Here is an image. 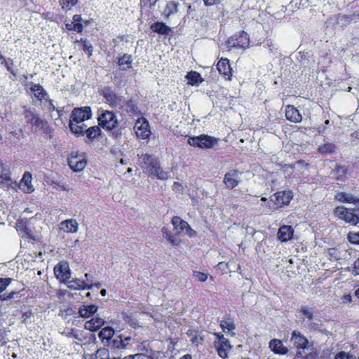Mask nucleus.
<instances>
[{"instance_id": "473e14b6", "label": "nucleus", "mask_w": 359, "mask_h": 359, "mask_svg": "<svg viewBox=\"0 0 359 359\" xmlns=\"http://www.w3.org/2000/svg\"><path fill=\"white\" fill-rule=\"evenodd\" d=\"M114 330L112 327L107 326L100 331L98 336L102 342L106 341L109 343L111 339H113L112 338L114 336Z\"/></svg>"}, {"instance_id": "5fc2aeb1", "label": "nucleus", "mask_w": 359, "mask_h": 359, "mask_svg": "<svg viewBox=\"0 0 359 359\" xmlns=\"http://www.w3.org/2000/svg\"><path fill=\"white\" fill-rule=\"evenodd\" d=\"M128 358L130 359H154L151 356L143 353L130 355Z\"/></svg>"}, {"instance_id": "39448f33", "label": "nucleus", "mask_w": 359, "mask_h": 359, "mask_svg": "<svg viewBox=\"0 0 359 359\" xmlns=\"http://www.w3.org/2000/svg\"><path fill=\"white\" fill-rule=\"evenodd\" d=\"M97 114V120L100 128L106 131H112L118 127V120L113 111L99 108Z\"/></svg>"}, {"instance_id": "338daca9", "label": "nucleus", "mask_w": 359, "mask_h": 359, "mask_svg": "<svg viewBox=\"0 0 359 359\" xmlns=\"http://www.w3.org/2000/svg\"><path fill=\"white\" fill-rule=\"evenodd\" d=\"M329 124H330V120L325 121L324 126L322 128H319V133H324L326 129L327 126H328Z\"/></svg>"}, {"instance_id": "a19ab883", "label": "nucleus", "mask_w": 359, "mask_h": 359, "mask_svg": "<svg viewBox=\"0 0 359 359\" xmlns=\"http://www.w3.org/2000/svg\"><path fill=\"white\" fill-rule=\"evenodd\" d=\"M171 222L175 228L180 227V229L181 231H183L184 230H187V228L189 226L188 222L183 220L178 216H174L172 218Z\"/></svg>"}, {"instance_id": "0eeeda50", "label": "nucleus", "mask_w": 359, "mask_h": 359, "mask_svg": "<svg viewBox=\"0 0 359 359\" xmlns=\"http://www.w3.org/2000/svg\"><path fill=\"white\" fill-rule=\"evenodd\" d=\"M98 93L104 100V102L113 109H116L123 101V96L116 93L112 86H104L99 89Z\"/></svg>"}, {"instance_id": "680f3d73", "label": "nucleus", "mask_w": 359, "mask_h": 359, "mask_svg": "<svg viewBox=\"0 0 359 359\" xmlns=\"http://www.w3.org/2000/svg\"><path fill=\"white\" fill-rule=\"evenodd\" d=\"M0 60H1V64L5 65L7 70L9 71L10 72L13 73V69H11V66L7 63L4 56L2 55L1 53H0Z\"/></svg>"}, {"instance_id": "423d86ee", "label": "nucleus", "mask_w": 359, "mask_h": 359, "mask_svg": "<svg viewBox=\"0 0 359 359\" xmlns=\"http://www.w3.org/2000/svg\"><path fill=\"white\" fill-rule=\"evenodd\" d=\"M219 139L207 134L198 136L189 137L187 143L193 147L201 149H210L217 144Z\"/></svg>"}, {"instance_id": "052dcab7", "label": "nucleus", "mask_w": 359, "mask_h": 359, "mask_svg": "<svg viewBox=\"0 0 359 359\" xmlns=\"http://www.w3.org/2000/svg\"><path fill=\"white\" fill-rule=\"evenodd\" d=\"M204 4L206 6H212L220 3V0H203Z\"/></svg>"}, {"instance_id": "f03ea898", "label": "nucleus", "mask_w": 359, "mask_h": 359, "mask_svg": "<svg viewBox=\"0 0 359 359\" xmlns=\"http://www.w3.org/2000/svg\"><path fill=\"white\" fill-rule=\"evenodd\" d=\"M23 115L28 125L34 127L36 130H42L49 140L53 138L54 129L46 119L41 118L39 114H35L33 110L26 107H24Z\"/></svg>"}, {"instance_id": "4c0bfd02", "label": "nucleus", "mask_w": 359, "mask_h": 359, "mask_svg": "<svg viewBox=\"0 0 359 359\" xmlns=\"http://www.w3.org/2000/svg\"><path fill=\"white\" fill-rule=\"evenodd\" d=\"M93 359H121V358H115V357H113V358H110L109 357V350L107 349V348H99L95 355H94V358ZM123 359H130V358H128V356L123 358Z\"/></svg>"}, {"instance_id": "72a5a7b5", "label": "nucleus", "mask_w": 359, "mask_h": 359, "mask_svg": "<svg viewBox=\"0 0 359 359\" xmlns=\"http://www.w3.org/2000/svg\"><path fill=\"white\" fill-rule=\"evenodd\" d=\"M30 91L34 93V97L39 100L42 101L45 99V96L47 95V93L39 83L32 84L30 87Z\"/></svg>"}, {"instance_id": "13d9d810", "label": "nucleus", "mask_w": 359, "mask_h": 359, "mask_svg": "<svg viewBox=\"0 0 359 359\" xmlns=\"http://www.w3.org/2000/svg\"><path fill=\"white\" fill-rule=\"evenodd\" d=\"M353 273L359 275V257L353 263Z\"/></svg>"}, {"instance_id": "6ab92c4d", "label": "nucleus", "mask_w": 359, "mask_h": 359, "mask_svg": "<svg viewBox=\"0 0 359 359\" xmlns=\"http://www.w3.org/2000/svg\"><path fill=\"white\" fill-rule=\"evenodd\" d=\"M133 338L130 336H128L125 334H120L113 338L111 341V346L114 348H126L129 344H130Z\"/></svg>"}, {"instance_id": "4d7b16f0", "label": "nucleus", "mask_w": 359, "mask_h": 359, "mask_svg": "<svg viewBox=\"0 0 359 359\" xmlns=\"http://www.w3.org/2000/svg\"><path fill=\"white\" fill-rule=\"evenodd\" d=\"M43 17L45 19H48L52 21H54L56 19L57 15L54 14L53 13L46 12L43 13Z\"/></svg>"}, {"instance_id": "774afa93", "label": "nucleus", "mask_w": 359, "mask_h": 359, "mask_svg": "<svg viewBox=\"0 0 359 359\" xmlns=\"http://www.w3.org/2000/svg\"><path fill=\"white\" fill-rule=\"evenodd\" d=\"M351 137L353 139L359 140V129H358V130H355L354 132H353V133L351 134Z\"/></svg>"}, {"instance_id": "37998d69", "label": "nucleus", "mask_w": 359, "mask_h": 359, "mask_svg": "<svg viewBox=\"0 0 359 359\" xmlns=\"http://www.w3.org/2000/svg\"><path fill=\"white\" fill-rule=\"evenodd\" d=\"M327 256L330 261H338L341 258V252L337 248H331L327 250Z\"/></svg>"}, {"instance_id": "412c9836", "label": "nucleus", "mask_w": 359, "mask_h": 359, "mask_svg": "<svg viewBox=\"0 0 359 359\" xmlns=\"http://www.w3.org/2000/svg\"><path fill=\"white\" fill-rule=\"evenodd\" d=\"M187 334L189 337V340L191 344L196 346H198L204 341L205 337L203 334V330H198L191 327L187 330Z\"/></svg>"}, {"instance_id": "de8ad7c7", "label": "nucleus", "mask_w": 359, "mask_h": 359, "mask_svg": "<svg viewBox=\"0 0 359 359\" xmlns=\"http://www.w3.org/2000/svg\"><path fill=\"white\" fill-rule=\"evenodd\" d=\"M162 233H163V236L168 241H169L170 243H171L172 244L175 245L178 244V243L174 238L172 233L168 229L163 227L162 229Z\"/></svg>"}, {"instance_id": "49530a36", "label": "nucleus", "mask_w": 359, "mask_h": 359, "mask_svg": "<svg viewBox=\"0 0 359 359\" xmlns=\"http://www.w3.org/2000/svg\"><path fill=\"white\" fill-rule=\"evenodd\" d=\"M347 240L349 243L353 245H359V231H351L347 234Z\"/></svg>"}, {"instance_id": "603ef678", "label": "nucleus", "mask_w": 359, "mask_h": 359, "mask_svg": "<svg viewBox=\"0 0 359 359\" xmlns=\"http://www.w3.org/2000/svg\"><path fill=\"white\" fill-rule=\"evenodd\" d=\"M334 359H353V355L349 353L341 351L336 354Z\"/></svg>"}, {"instance_id": "6e6552de", "label": "nucleus", "mask_w": 359, "mask_h": 359, "mask_svg": "<svg viewBox=\"0 0 359 359\" xmlns=\"http://www.w3.org/2000/svg\"><path fill=\"white\" fill-rule=\"evenodd\" d=\"M355 208H347L344 206H337L334 210V215L339 219L344 221L353 226H356L359 223V216L355 213Z\"/></svg>"}, {"instance_id": "7ed1b4c3", "label": "nucleus", "mask_w": 359, "mask_h": 359, "mask_svg": "<svg viewBox=\"0 0 359 359\" xmlns=\"http://www.w3.org/2000/svg\"><path fill=\"white\" fill-rule=\"evenodd\" d=\"M142 168L151 177L159 180H166L168 173L163 170L158 161L152 155L144 154L140 157Z\"/></svg>"}, {"instance_id": "5701e85b", "label": "nucleus", "mask_w": 359, "mask_h": 359, "mask_svg": "<svg viewBox=\"0 0 359 359\" xmlns=\"http://www.w3.org/2000/svg\"><path fill=\"white\" fill-rule=\"evenodd\" d=\"M285 117L287 120L292 123H299L302 120V116L299 111L293 105H287L285 108Z\"/></svg>"}, {"instance_id": "a211bd4d", "label": "nucleus", "mask_w": 359, "mask_h": 359, "mask_svg": "<svg viewBox=\"0 0 359 359\" xmlns=\"http://www.w3.org/2000/svg\"><path fill=\"white\" fill-rule=\"evenodd\" d=\"M240 172L237 170H232L224 175L223 182L226 187L229 189H232L238 186L239 181L237 177Z\"/></svg>"}, {"instance_id": "2eb2a0df", "label": "nucleus", "mask_w": 359, "mask_h": 359, "mask_svg": "<svg viewBox=\"0 0 359 359\" xmlns=\"http://www.w3.org/2000/svg\"><path fill=\"white\" fill-rule=\"evenodd\" d=\"M222 341H215L214 346L217 352L218 355L226 359L229 357V353L232 348V346L228 339H223Z\"/></svg>"}, {"instance_id": "f8f14e48", "label": "nucleus", "mask_w": 359, "mask_h": 359, "mask_svg": "<svg viewBox=\"0 0 359 359\" xmlns=\"http://www.w3.org/2000/svg\"><path fill=\"white\" fill-rule=\"evenodd\" d=\"M293 197L292 191H282L275 193L271 198V201L276 205L275 208H282L287 205Z\"/></svg>"}, {"instance_id": "69168bd1", "label": "nucleus", "mask_w": 359, "mask_h": 359, "mask_svg": "<svg viewBox=\"0 0 359 359\" xmlns=\"http://www.w3.org/2000/svg\"><path fill=\"white\" fill-rule=\"evenodd\" d=\"M32 316L33 313L31 311L24 312L22 315V321L25 323L26 320L31 318Z\"/></svg>"}, {"instance_id": "f704fd0d", "label": "nucleus", "mask_w": 359, "mask_h": 359, "mask_svg": "<svg viewBox=\"0 0 359 359\" xmlns=\"http://www.w3.org/2000/svg\"><path fill=\"white\" fill-rule=\"evenodd\" d=\"M180 4L175 1H168L163 11V14L166 18H169L171 15H173L178 11V7Z\"/></svg>"}, {"instance_id": "f3484780", "label": "nucleus", "mask_w": 359, "mask_h": 359, "mask_svg": "<svg viewBox=\"0 0 359 359\" xmlns=\"http://www.w3.org/2000/svg\"><path fill=\"white\" fill-rule=\"evenodd\" d=\"M133 56L130 54L124 53L116 58V64L120 70L123 72L129 71L133 67Z\"/></svg>"}, {"instance_id": "bf43d9fd", "label": "nucleus", "mask_w": 359, "mask_h": 359, "mask_svg": "<svg viewBox=\"0 0 359 359\" xmlns=\"http://www.w3.org/2000/svg\"><path fill=\"white\" fill-rule=\"evenodd\" d=\"M186 232H187V234L191 237V238H194V237H196L197 236V233L195 230H194L191 226L190 225H189V226L187 228V230H186Z\"/></svg>"}, {"instance_id": "c756f323", "label": "nucleus", "mask_w": 359, "mask_h": 359, "mask_svg": "<svg viewBox=\"0 0 359 359\" xmlns=\"http://www.w3.org/2000/svg\"><path fill=\"white\" fill-rule=\"evenodd\" d=\"M54 273L57 278L67 280L70 278V272L65 264H59L54 268Z\"/></svg>"}, {"instance_id": "8fccbe9b", "label": "nucleus", "mask_w": 359, "mask_h": 359, "mask_svg": "<svg viewBox=\"0 0 359 359\" xmlns=\"http://www.w3.org/2000/svg\"><path fill=\"white\" fill-rule=\"evenodd\" d=\"M299 312L310 320L313 318V311H311V309H309L306 306H302L299 309Z\"/></svg>"}, {"instance_id": "0e129e2a", "label": "nucleus", "mask_w": 359, "mask_h": 359, "mask_svg": "<svg viewBox=\"0 0 359 359\" xmlns=\"http://www.w3.org/2000/svg\"><path fill=\"white\" fill-rule=\"evenodd\" d=\"M11 180L9 176L5 175H0V184H4L5 183L8 182Z\"/></svg>"}, {"instance_id": "2f4dec72", "label": "nucleus", "mask_w": 359, "mask_h": 359, "mask_svg": "<svg viewBox=\"0 0 359 359\" xmlns=\"http://www.w3.org/2000/svg\"><path fill=\"white\" fill-rule=\"evenodd\" d=\"M101 134L102 130L99 126H91L86 130L83 129V135H86L90 141H93L95 138L100 137Z\"/></svg>"}, {"instance_id": "9b49d317", "label": "nucleus", "mask_w": 359, "mask_h": 359, "mask_svg": "<svg viewBox=\"0 0 359 359\" xmlns=\"http://www.w3.org/2000/svg\"><path fill=\"white\" fill-rule=\"evenodd\" d=\"M134 130L137 137L142 140H147L151 135L149 123L144 117L137 118L134 126Z\"/></svg>"}, {"instance_id": "b1692460", "label": "nucleus", "mask_w": 359, "mask_h": 359, "mask_svg": "<svg viewBox=\"0 0 359 359\" xmlns=\"http://www.w3.org/2000/svg\"><path fill=\"white\" fill-rule=\"evenodd\" d=\"M277 236L281 242H287L292 238L294 229L292 226L283 225L279 228Z\"/></svg>"}, {"instance_id": "393cba45", "label": "nucleus", "mask_w": 359, "mask_h": 359, "mask_svg": "<svg viewBox=\"0 0 359 359\" xmlns=\"http://www.w3.org/2000/svg\"><path fill=\"white\" fill-rule=\"evenodd\" d=\"M269 348L276 354L285 355L288 352V348L283 345L281 340L278 339H273L270 341Z\"/></svg>"}, {"instance_id": "a878e982", "label": "nucleus", "mask_w": 359, "mask_h": 359, "mask_svg": "<svg viewBox=\"0 0 359 359\" xmlns=\"http://www.w3.org/2000/svg\"><path fill=\"white\" fill-rule=\"evenodd\" d=\"M150 29L154 33L161 35H170L172 33V29L163 22H156L150 26Z\"/></svg>"}, {"instance_id": "cd10ccee", "label": "nucleus", "mask_w": 359, "mask_h": 359, "mask_svg": "<svg viewBox=\"0 0 359 359\" xmlns=\"http://www.w3.org/2000/svg\"><path fill=\"white\" fill-rule=\"evenodd\" d=\"M60 229L67 233H76L78 231V223L74 219H66L60 224Z\"/></svg>"}, {"instance_id": "e433bc0d", "label": "nucleus", "mask_w": 359, "mask_h": 359, "mask_svg": "<svg viewBox=\"0 0 359 359\" xmlns=\"http://www.w3.org/2000/svg\"><path fill=\"white\" fill-rule=\"evenodd\" d=\"M186 79L188 80V84L191 86L197 85L203 81L201 74L195 71L189 72L186 76Z\"/></svg>"}, {"instance_id": "09e8293b", "label": "nucleus", "mask_w": 359, "mask_h": 359, "mask_svg": "<svg viewBox=\"0 0 359 359\" xmlns=\"http://www.w3.org/2000/svg\"><path fill=\"white\" fill-rule=\"evenodd\" d=\"M11 278H0V294L11 283Z\"/></svg>"}, {"instance_id": "dca6fc26", "label": "nucleus", "mask_w": 359, "mask_h": 359, "mask_svg": "<svg viewBox=\"0 0 359 359\" xmlns=\"http://www.w3.org/2000/svg\"><path fill=\"white\" fill-rule=\"evenodd\" d=\"M217 69L219 73L222 75L226 80H231L232 68L231 67L229 59L221 58L217 64Z\"/></svg>"}, {"instance_id": "4468645a", "label": "nucleus", "mask_w": 359, "mask_h": 359, "mask_svg": "<svg viewBox=\"0 0 359 359\" xmlns=\"http://www.w3.org/2000/svg\"><path fill=\"white\" fill-rule=\"evenodd\" d=\"M219 326L222 331L226 333L229 336L234 337L236 335V333L234 332L236 327V324L233 318L230 314L225 315L224 320L220 321Z\"/></svg>"}, {"instance_id": "c9c22d12", "label": "nucleus", "mask_w": 359, "mask_h": 359, "mask_svg": "<svg viewBox=\"0 0 359 359\" xmlns=\"http://www.w3.org/2000/svg\"><path fill=\"white\" fill-rule=\"evenodd\" d=\"M336 172V180L337 181H344L347 178L348 169L346 165H337L334 169Z\"/></svg>"}, {"instance_id": "9d476101", "label": "nucleus", "mask_w": 359, "mask_h": 359, "mask_svg": "<svg viewBox=\"0 0 359 359\" xmlns=\"http://www.w3.org/2000/svg\"><path fill=\"white\" fill-rule=\"evenodd\" d=\"M123 114L128 116H139L141 112L137 106V102L133 98L125 99L121 102L117 108Z\"/></svg>"}, {"instance_id": "e2e57ef3", "label": "nucleus", "mask_w": 359, "mask_h": 359, "mask_svg": "<svg viewBox=\"0 0 359 359\" xmlns=\"http://www.w3.org/2000/svg\"><path fill=\"white\" fill-rule=\"evenodd\" d=\"M172 190L175 192H180L182 190V186L180 182H175L172 185Z\"/></svg>"}, {"instance_id": "864d4df0", "label": "nucleus", "mask_w": 359, "mask_h": 359, "mask_svg": "<svg viewBox=\"0 0 359 359\" xmlns=\"http://www.w3.org/2000/svg\"><path fill=\"white\" fill-rule=\"evenodd\" d=\"M18 292L15 291H11L7 294H3L0 295V299L1 301H8L13 298H14L15 295H16Z\"/></svg>"}, {"instance_id": "f257e3e1", "label": "nucleus", "mask_w": 359, "mask_h": 359, "mask_svg": "<svg viewBox=\"0 0 359 359\" xmlns=\"http://www.w3.org/2000/svg\"><path fill=\"white\" fill-rule=\"evenodd\" d=\"M92 116L90 107L74 108L71 114L69 127L70 131L76 136H83V128L86 125L83 122Z\"/></svg>"}, {"instance_id": "4be33fe9", "label": "nucleus", "mask_w": 359, "mask_h": 359, "mask_svg": "<svg viewBox=\"0 0 359 359\" xmlns=\"http://www.w3.org/2000/svg\"><path fill=\"white\" fill-rule=\"evenodd\" d=\"M334 199L340 203H349V204H358L359 203V198L355 196L354 195L344 192L339 191L337 192L334 196Z\"/></svg>"}, {"instance_id": "ea45409f", "label": "nucleus", "mask_w": 359, "mask_h": 359, "mask_svg": "<svg viewBox=\"0 0 359 359\" xmlns=\"http://www.w3.org/2000/svg\"><path fill=\"white\" fill-rule=\"evenodd\" d=\"M336 147L334 144L326 142L321 145H320L318 148V151L319 153L323 154H330L334 152Z\"/></svg>"}, {"instance_id": "c85d7f7f", "label": "nucleus", "mask_w": 359, "mask_h": 359, "mask_svg": "<svg viewBox=\"0 0 359 359\" xmlns=\"http://www.w3.org/2000/svg\"><path fill=\"white\" fill-rule=\"evenodd\" d=\"M104 320L101 318H93L85 323L84 327L90 332H96L104 325Z\"/></svg>"}, {"instance_id": "20e7f679", "label": "nucleus", "mask_w": 359, "mask_h": 359, "mask_svg": "<svg viewBox=\"0 0 359 359\" xmlns=\"http://www.w3.org/2000/svg\"><path fill=\"white\" fill-rule=\"evenodd\" d=\"M290 341L292 342L294 346L297 349L295 353V358L302 359H316L318 355L316 351H312L307 354H303L302 350L306 349L309 346L308 339L303 335L299 331L294 330L292 332Z\"/></svg>"}, {"instance_id": "6e6d98bb", "label": "nucleus", "mask_w": 359, "mask_h": 359, "mask_svg": "<svg viewBox=\"0 0 359 359\" xmlns=\"http://www.w3.org/2000/svg\"><path fill=\"white\" fill-rule=\"evenodd\" d=\"M46 101L48 102V109L50 112H52L55 110L57 111V113L60 114V111L59 109H56L55 106L53 103V100L51 99L46 100Z\"/></svg>"}, {"instance_id": "ddd939ff", "label": "nucleus", "mask_w": 359, "mask_h": 359, "mask_svg": "<svg viewBox=\"0 0 359 359\" xmlns=\"http://www.w3.org/2000/svg\"><path fill=\"white\" fill-rule=\"evenodd\" d=\"M87 164V160L82 155H74L73 154L68 158V165L74 172L83 170Z\"/></svg>"}, {"instance_id": "bb28decb", "label": "nucleus", "mask_w": 359, "mask_h": 359, "mask_svg": "<svg viewBox=\"0 0 359 359\" xmlns=\"http://www.w3.org/2000/svg\"><path fill=\"white\" fill-rule=\"evenodd\" d=\"M81 15L76 14L73 16V22L66 23L65 27L68 31H75L77 33H81L83 29V25L81 23Z\"/></svg>"}, {"instance_id": "a18cd8bd", "label": "nucleus", "mask_w": 359, "mask_h": 359, "mask_svg": "<svg viewBox=\"0 0 359 359\" xmlns=\"http://www.w3.org/2000/svg\"><path fill=\"white\" fill-rule=\"evenodd\" d=\"M60 4L62 9L71 10L78 2V0H60Z\"/></svg>"}, {"instance_id": "c03bdc74", "label": "nucleus", "mask_w": 359, "mask_h": 359, "mask_svg": "<svg viewBox=\"0 0 359 359\" xmlns=\"http://www.w3.org/2000/svg\"><path fill=\"white\" fill-rule=\"evenodd\" d=\"M159 0H140V6L141 10L152 9Z\"/></svg>"}, {"instance_id": "aec40b11", "label": "nucleus", "mask_w": 359, "mask_h": 359, "mask_svg": "<svg viewBox=\"0 0 359 359\" xmlns=\"http://www.w3.org/2000/svg\"><path fill=\"white\" fill-rule=\"evenodd\" d=\"M32 175L29 172H25L21 179L19 187L25 193L30 194L34 191L32 184Z\"/></svg>"}, {"instance_id": "58836bf2", "label": "nucleus", "mask_w": 359, "mask_h": 359, "mask_svg": "<svg viewBox=\"0 0 359 359\" xmlns=\"http://www.w3.org/2000/svg\"><path fill=\"white\" fill-rule=\"evenodd\" d=\"M76 43H81L82 50L88 54V57L92 56L93 46L86 39L81 38L80 40L76 41Z\"/></svg>"}, {"instance_id": "7c9ffc66", "label": "nucleus", "mask_w": 359, "mask_h": 359, "mask_svg": "<svg viewBox=\"0 0 359 359\" xmlns=\"http://www.w3.org/2000/svg\"><path fill=\"white\" fill-rule=\"evenodd\" d=\"M97 307L95 304L83 305L79 309V314L81 317L87 318L96 313Z\"/></svg>"}, {"instance_id": "3c124183", "label": "nucleus", "mask_w": 359, "mask_h": 359, "mask_svg": "<svg viewBox=\"0 0 359 359\" xmlns=\"http://www.w3.org/2000/svg\"><path fill=\"white\" fill-rule=\"evenodd\" d=\"M194 276L200 282H205L208 279V274L201 271H195Z\"/></svg>"}, {"instance_id": "1a4fd4ad", "label": "nucleus", "mask_w": 359, "mask_h": 359, "mask_svg": "<svg viewBox=\"0 0 359 359\" xmlns=\"http://www.w3.org/2000/svg\"><path fill=\"white\" fill-rule=\"evenodd\" d=\"M226 46L229 48H246L250 44L248 34L243 31H239L230 37L226 41Z\"/></svg>"}, {"instance_id": "79ce46f5", "label": "nucleus", "mask_w": 359, "mask_h": 359, "mask_svg": "<svg viewBox=\"0 0 359 359\" xmlns=\"http://www.w3.org/2000/svg\"><path fill=\"white\" fill-rule=\"evenodd\" d=\"M74 284L72 285V287H74L76 290H90L93 287V285L88 284L85 280L80 279H75L72 281Z\"/></svg>"}]
</instances>
